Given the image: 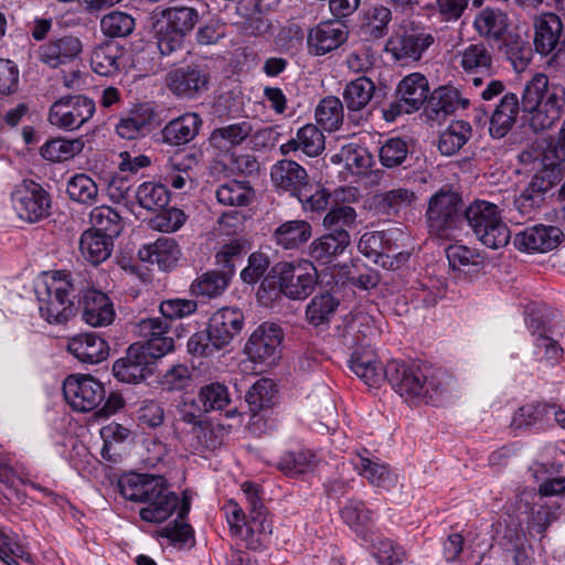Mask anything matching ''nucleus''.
Masks as SVG:
<instances>
[{
	"label": "nucleus",
	"instance_id": "nucleus-1",
	"mask_svg": "<svg viewBox=\"0 0 565 565\" xmlns=\"http://www.w3.org/2000/svg\"><path fill=\"white\" fill-rule=\"evenodd\" d=\"M386 380L393 390L406 402H417L424 398L433 401L446 392L451 383V376L430 366H418L399 361H392L385 370Z\"/></svg>",
	"mask_w": 565,
	"mask_h": 565
},
{
	"label": "nucleus",
	"instance_id": "nucleus-2",
	"mask_svg": "<svg viewBox=\"0 0 565 565\" xmlns=\"http://www.w3.org/2000/svg\"><path fill=\"white\" fill-rule=\"evenodd\" d=\"M521 107L531 114L532 130L537 132L551 129L564 113L565 87L551 83L545 74L536 73L524 86Z\"/></svg>",
	"mask_w": 565,
	"mask_h": 565
},
{
	"label": "nucleus",
	"instance_id": "nucleus-3",
	"mask_svg": "<svg viewBox=\"0 0 565 565\" xmlns=\"http://www.w3.org/2000/svg\"><path fill=\"white\" fill-rule=\"evenodd\" d=\"M77 287L70 273L54 271L38 289L39 311L49 323H63L73 316Z\"/></svg>",
	"mask_w": 565,
	"mask_h": 565
},
{
	"label": "nucleus",
	"instance_id": "nucleus-4",
	"mask_svg": "<svg viewBox=\"0 0 565 565\" xmlns=\"http://www.w3.org/2000/svg\"><path fill=\"white\" fill-rule=\"evenodd\" d=\"M153 19L158 49L162 55H169L199 22V12L192 7L175 6L154 12Z\"/></svg>",
	"mask_w": 565,
	"mask_h": 565
},
{
	"label": "nucleus",
	"instance_id": "nucleus-5",
	"mask_svg": "<svg viewBox=\"0 0 565 565\" xmlns=\"http://www.w3.org/2000/svg\"><path fill=\"white\" fill-rule=\"evenodd\" d=\"M465 217L473 234L484 246L499 249L509 243L511 233L502 220L498 205L477 200L466 209Z\"/></svg>",
	"mask_w": 565,
	"mask_h": 565
},
{
	"label": "nucleus",
	"instance_id": "nucleus-6",
	"mask_svg": "<svg viewBox=\"0 0 565 565\" xmlns=\"http://www.w3.org/2000/svg\"><path fill=\"white\" fill-rule=\"evenodd\" d=\"M224 512L232 534L239 537L247 548L259 550L269 543L273 525L267 511L250 513L246 520L242 508L234 500H228Z\"/></svg>",
	"mask_w": 565,
	"mask_h": 565
},
{
	"label": "nucleus",
	"instance_id": "nucleus-7",
	"mask_svg": "<svg viewBox=\"0 0 565 565\" xmlns=\"http://www.w3.org/2000/svg\"><path fill=\"white\" fill-rule=\"evenodd\" d=\"M429 96V84L420 73H412L399 81L395 99L383 107V118L393 122L404 114H413L422 108Z\"/></svg>",
	"mask_w": 565,
	"mask_h": 565
},
{
	"label": "nucleus",
	"instance_id": "nucleus-8",
	"mask_svg": "<svg viewBox=\"0 0 565 565\" xmlns=\"http://www.w3.org/2000/svg\"><path fill=\"white\" fill-rule=\"evenodd\" d=\"M275 273L281 292L294 300H301L311 295L318 281L317 269L310 260L279 263L275 267Z\"/></svg>",
	"mask_w": 565,
	"mask_h": 565
},
{
	"label": "nucleus",
	"instance_id": "nucleus-9",
	"mask_svg": "<svg viewBox=\"0 0 565 565\" xmlns=\"http://www.w3.org/2000/svg\"><path fill=\"white\" fill-rule=\"evenodd\" d=\"M95 114V103L83 95H70L55 100L47 114L49 122L66 131L85 125Z\"/></svg>",
	"mask_w": 565,
	"mask_h": 565
},
{
	"label": "nucleus",
	"instance_id": "nucleus-10",
	"mask_svg": "<svg viewBox=\"0 0 565 565\" xmlns=\"http://www.w3.org/2000/svg\"><path fill=\"white\" fill-rule=\"evenodd\" d=\"M461 199L450 190H440L429 201L427 222L429 231L440 238H450L459 220Z\"/></svg>",
	"mask_w": 565,
	"mask_h": 565
},
{
	"label": "nucleus",
	"instance_id": "nucleus-11",
	"mask_svg": "<svg viewBox=\"0 0 565 565\" xmlns=\"http://www.w3.org/2000/svg\"><path fill=\"white\" fill-rule=\"evenodd\" d=\"M63 394L70 406L77 412L96 409L106 397V391L92 375L73 374L63 383Z\"/></svg>",
	"mask_w": 565,
	"mask_h": 565
},
{
	"label": "nucleus",
	"instance_id": "nucleus-12",
	"mask_svg": "<svg viewBox=\"0 0 565 565\" xmlns=\"http://www.w3.org/2000/svg\"><path fill=\"white\" fill-rule=\"evenodd\" d=\"M434 43V38L418 26L402 25L385 44V52L402 63L420 60L423 53Z\"/></svg>",
	"mask_w": 565,
	"mask_h": 565
},
{
	"label": "nucleus",
	"instance_id": "nucleus-13",
	"mask_svg": "<svg viewBox=\"0 0 565 565\" xmlns=\"http://www.w3.org/2000/svg\"><path fill=\"white\" fill-rule=\"evenodd\" d=\"M12 206L21 220L38 222L49 215L51 201L46 191L38 183L24 182L11 194Z\"/></svg>",
	"mask_w": 565,
	"mask_h": 565
},
{
	"label": "nucleus",
	"instance_id": "nucleus-14",
	"mask_svg": "<svg viewBox=\"0 0 565 565\" xmlns=\"http://www.w3.org/2000/svg\"><path fill=\"white\" fill-rule=\"evenodd\" d=\"M284 332L273 322L259 324L249 335L245 344V353L253 362H274L279 355Z\"/></svg>",
	"mask_w": 565,
	"mask_h": 565
},
{
	"label": "nucleus",
	"instance_id": "nucleus-15",
	"mask_svg": "<svg viewBox=\"0 0 565 565\" xmlns=\"http://www.w3.org/2000/svg\"><path fill=\"white\" fill-rule=\"evenodd\" d=\"M457 58L462 71L472 75L476 87L481 86L483 77H491L494 73L491 51L483 43H471L458 51Z\"/></svg>",
	"mask_w": 565,
	"mask_h": 565
},
{
	"label": "nucleus",
	"instance_id": "nucleus-16",
	"mask_svg": "<svg viewBox=\"0 0 565 565\" xmlns=\"http://www.w3.org/2000/svg\"><path fill=\"white\" fill-rule=\"evenodd\" d=\"M563 232L551 225H534L519 232L513 239L514 246L526 253H547L558 246Z\"/></svg>",
	"mask_w": 565,
	"mask_h": 565
},
{
	"label": "nucleus",
	"instance_id": "nucleus-17",
	"mask_svg": "<svg viewBox=\"0 0 565 565\" xmlns=\"http://www.w3.org/2000/svg\"><path fill=\"white\" fill-rule=\"evenodd\" d=\"M180 504L175 493L170 491L166 479L159 480L158 487L139 511L141 520L149 523H162L168 520Z\"/></svg>",
	"mask_w": 565,
	"mask_h": 565
},
{
	"label": "nucleus",
	"instance_id": "nucleus-18",
	"mask_svg": "<svg viewBox=\"0 0 565 565\" xmlns=\"http://www.w3.org/2000/svg\"><path fill=\"white\" fill-rule=\"evenodd\" d=\"M114 376L125 383H139L152 374V367L140 343L131 344L126 355L113 365Z\"/></svg>",
	"mask_w": 565,
	"mask_h": 565
},
{
	"label": "nucleus",
	"instance_id": "nucleus-19",
	"mask_svg": "<svg viewBox=\"0 0 565 565\" xmlns=\"http://www.w3.org/2000/svg\"><path fill=\"white\" fill-rule=\"evenodd\" d=\"M270 180L278 192L296 198L308 183L309 177L298 162L282 159L271 166Z\"/></svg>",
	"mask_w": 565,
	"mask_h": 565
},
{
	"label": "nucleus",
	"instance_id": "nucleus-20",
	"mask_svg": "<svg viewBox=\"0 0 565 565\" xmlns=\"http://www.w3.org/2000/svg\"><path fill=\"white\" fill-rule=\"evenodd\" d=\"M244 327V315L237 308H222L215 311L207 324L215 345L222 349L228 345L239 334Z\"/></svg>",
	"mask_w": 565,
	"mask_h": 565
},
{
	"label": "nucleus",
	"instance_id": "nucleus-21",
	"mask_svg": "<svg viewBox=\"0 0 565 565\" xmlns=\"http://www.w3.org/2000/svg\"><path fill=\"white\" fill-rule=\"evenodd\" d=\"M209 75L196 66L173 70L167 75V85L177 96L193 98L207 89Z\"/></svg>",
	"mask_w": 565,
	"mask_h": 565
},
{
	"label": "nucleus",
	"instance_id": "nucleus-22",
	"mask_svg": "<svg viewBox=\"0 0 565 565\" xmlns=\"http://www.w3.org/2000/svg\"><path fill=\"white\" fill-rule=\"evenodd\" d=\"M81 303L83 320L94 328L107 327L115 319L113 301L100 290L95 288L85 290Z\"/></svg>",
	"mask_w": 565,
	"mask_h": 565
},
{
	"label": "nucleus",
	"instance_id": "nucleus-23",
	"mask_svg": "<svg viewBox=\"0 0 565 565\" xmlns=\"http://www.w3.org/2000/svg\"><path fill=\"white\" fill-rule=\"evenodd\" d=\"M345 25L340 21H326L311 29L307 43L309 52L315 55H324L347 41Z\"/></svg>",
	"mask_w": 565,
	"mask_h": 565
},
{
	"label": "nucleus",
	"instance_id": "nucleus-24",
	"mask_svg": "<svg viewBox=\"0 0 565 565\" xmlns=\"http://www.w3.org/2000/svg\"><path fill=\"white\" fill-rule=\"evenodd\" d=\"M563 23L555 13H544L534 20V47L541 55L553 54L561 44Z\"/></svg>",
	"mask_w": 565,
	"mask_h": 565
},
{
	"label": "nucleus",
	"instance_id": "nucleus-25",
	"mask_svg": "<svg viewBox=\"0 0 565 565\" xmlns=\"http://www.w3.org/2000/svg\"><path fill=\"white\" fill-rule=\"evenodd\" d=\"M355 470L373 487L392 490L398 482L397 475L379 458L358 455L352 461Z\"/></svg>",
	"mask_w": 565,
	"mask_h": 565
},
{
	"label": "nucleus",
	"instance_id": "nucleus-26",
	"mask_svg": "<svg viewBox=\"0 0 565 565\" xmlns=\"http://www.w3.org/2000/svg\"><path fill=\"white\" fill-rule=\"evenodd\" d=\"M379 332L374 318L363 310H358L345 319L342 337L347 345H367V341L375 338Z\"/></svg>",
	"mask_w": 565,
	"mask_h": 565
},
{
	"label": "nucleus",
	"instance_id": "nucleus-27",
	"mask_svg": "<svg viewBox=\"0 0 565 565\" xmlns=\"http://www.w3.org/2000/svg\"><path fill=\"white\" fill-rule=\"evenodd\" d=\"M82 49V42L77 36L63 35L42 46L41 60L51 67H57L78 57Z\"/></svg>",
	"mask_w": 565,
	"mask_h": 565
},
{
	"label": "nucleus",
	"instance_id": "nucleus-28",
	"mask_svg": "<svg viewBox=\"0 0 565 565\" xmlns=\"http://www.w3.org/2000/svg\"><path fill=\"white\" fill-rule=\"evenodd\" d=\"M468 100L461 98L458 89L441 86L427 98L426 113L431 120H443L458 108H466Z\"/></svg>",
	"mask_w": 565,
	"mask_h": 565
},
{
	"label": "nucleus",
	"instance_id": "nucleus-29",
	"mask_svg": "<svg viewBox=\"0 0 565 565\" xmlns=\"http://www.w3.org/2000/svg\"><path fill=\"white\" fill-rule=\"evenodd\" d=\"M202 127L196 113H185L170 120L162 129V139L170 146H181L192 141Z\"/></svg>",
	"mask_w": 565,
	"mask_h": 565
},
{
	"label": "nucleus",
	"instance_id": "nucleus-30",
	"mask_svg": "<svg viewBox=\"0 0 565 565\" xmlns=\"http://www.w3.org/2000/svg\"><path fill=\"white\" fill-rule=\"evenodd\" d=\"M138 254L142 262L156 264L161 270H170L177 265L181 249L173 238L160 237L140 248Z\"/></svg>",
	"mask_w": 565,
	"mask_h": 565
},
{
	"label": "nucleus",
	"instance_id": "nucleus-31",
	"mask_svg": "<svg viewBox=\"0 0 565 565\" xmlns=\"http://www.w3.org/2000/svg\"><path fill=\"white\" fill-rule=\"evenodd\" d=\"M324 136L321 130L308 124L298 129L296 137L282 143L279 150L284 156L300 150L308 157H317L324 150Z\"/></svg>",
	"mask_w": 565,
	"mask_h": 565
},
{
	"label": "nucleus",
	"instance_id": "nucleus-32",
	"mask_svg": "<svg viewBox=\"0 0 565 565\" xmlns=\"http://www.w3.org/2000/svg\"><path fill=\"white\" fill-rule=\"evenodd\" d=\"M312 236V226L306 220H289L275 227L273 242L284 249H297Z\"/></svg>",
	"mask_w": 565,
	"mask_h": 565
},
{
	"label": "nucleus",
	"instance_id": "nucleus-33",
	"mask_svg": "<svg viewBox=\"0 0 565 565\" xmlns=\"http://www.w3.org/2000/svg\"><path fill=\"white\" fill-rule=\"evenodd\" d=\"M68 351L83 363L96 364L106 360L109 348L96 333H85L70 341Z\"/></svg>",
	"mask_w": 565,
	"mask_h": 565
},
{
	"label": "nucleus",
	"instance_id": "nucleus-34",
	"mask_svg": "<svg viewBox=\"0 0 565 565\" xmlns=\"http://www.w3.org/2000/svg\"><path fill=\"white\" fill-rule=\"evenodd\" d=\"M351 236L349 233L340 232L338 234L327 233L309 245V256L312 260L320 264H330L338 256L343 254L350 245Z\"/></svg>",
	"mask_w": 565,
	"mask_h": 565
},
{
	"label": "nucleus",
	"instance_id": "nucleus-35",
	"mask_svg": "<svg viewBox=\"0 0 565 565\" xmlns=\"http://www.w3.org/2000/svg\"><path fill=\"white\" fill-rule=\"evenodd\" d=\"M161 478V476L127 473L119 478L117 487L125 499L143 504L149 500V495L153 494Z\"/></svg>",
	"mask_w": 565,
	"mask_h": 565
},
{
	"label": "nucleus",
	"instance_id": "nucleus-36",
	"mask_svg": "<svg viewBox=\"0 0 565 565\" xmlns=\"http://www.w3.org/2000/svg\"><path fill=\"white\" fill-rule=\"evenodd\" d=\"M520 109V102L514 93H507L492 113L489 132L493 138L504 137L513 127Z\"/></svg>",
	"mask_w": 565,
	"mask_h": 565
},
{
	"label": "nucleus",
	"instance_id": "nucleus-37",
	"mask_svg": "<svg viewBox=\"0 0 565 565\" xmlns=\"http://www.w3.org/2000/svg\"><path fill=\"white\" fill-rule=\"evenodd\" d=\"M527 328L534 338V355L539 361H546L551 364L557 362L563 354V349L556 340L550 335L546 326L535 318H531Z\"/></svg>",
	"mask_w": 565,
	"mask_h": 565
},
{
	"label": "nucleus",
	"instance_id": "nucleus-38",
	"mask_svg": "<svg viewBox=\"0 0 565 565\" xmlns=\"http://www.w3.org/2000/svg\"><path fill=\"white\" fill-rule=\"evenodd\" d=\"M154 115V110L149 104L137 105L127 116L120 118L116 125V131L122 139H136L148 129Z\"/></svg>",
	"mask_w": 565,
	"mask_h": 565
},
{
	"label": "nucleus",
	"instance_id": "nucleus-39",
	"mask_svg": "<svg viewBox=\"0 0 565 565\" xmlns=\"http://www.w3.org/2000/svg\"><path fill=\"white\" fill-rule=\"evenodd\" d=\"M253 131V125L247 120H242L215 128L210 135L209 142L220 151H228L242 145Z\"/></svg>",
	"mask_w": 565,
	"mask_h": 565
},
{
	"label": "nucleus",
	"instance_id": "nucleus-40",
	"mask_svg": "<svg viewBox=\"0 0 565 565\" xmlns=\"http://www.w3.org/2000/svg\"><path fill=\"white\" fill-rule=\"evenodd\" d=\"M124 50L117 43L106 42L93 51L90 65L93 71L102 76L116 75L121 65Z\"/></svg>",
	"mask_w": 565,
	"mask_h": 565
},
{
	"label": "nucleus",
	"instance_id": "nucleus-41",
	"mask_svg": "<svg viewBox=\"0 0 565 565\" xmlns=\"http://www.w3.org/2000/svg\"><path fill=\"white\" fill-rule=\"evenodd\" d=\"M350 369L369 386H379L386 379V369L371 352H354L350 359Z\"/></svg>",
	"mask_w": 565,
	"mask_h": 565
},
{
	"label": "nucleus",
	"instance_id": "nucleus-42",
	"mask_svg": "<svg viewBox=\"0 0 565 565\" xmlns=\"http://www.w3.org/2000/svg\"><path fill=\"white\" fill-rule=\"evenodd\" d=\"M113 239L93 230L85 231L79 239L82 256L92 264H100L106 260L113 250Z\"/></svg>",
	"mask_w": 565,
	"mask_h": 565
},
{
	"label": "nucleus",
	"instance_id": "nucleus-43",
	"mask_svg": "<svg viewBox=\"0 0 565 565\" xmlns=\"http://www.w3.org/2000/svg\"><path fill=\"white\" fill-rule=\"evenodd\" d=\"M508 26V15L500 9L484 8L473 20L477 33L487 39H501Z\"/></svg>",
	"mask_w": 565,
	"mask_h": 565
},
{
	"label": "nucleus",
	"instance_id": "nucleus-44",
	"mask_svg": "<svg viewBox=\"0 0 565 565\" xmlns=\"http://www.w3.org/2000/svg\"><path fill=\"white\" fill-rule=\"evenodd\" d=\"M331 161L343 163L353 174H362L371 168L373 159L366 148L356 143H348L331 157Z\"/></svg>",
	"mask_w": 565,
	"mask_h": 565
},
{
	"label": "nucleus",
	"instance_id": "nucleus-45",
	"mask_svg": "<svg viewBox=\"0 0 565 565\" xmlns=\"http://www.w3.org/2000/svg\"><path fill=\"white\" fill-rule=\"evenodd\" d=\"M391 20L392 12L387 7L373 6L363 14L361 32L367 40H379L387 33Z\"/></svg>",
	"mask_w": 565,
	"mask_h": 565
},
{
	"label": "nucleus",
	"instance_id": "nucleus-46",
	"mask_svg": "<svg viewBox=\"0 0 565 565\" xmlns=\"http://www.w3.org/2000/svg\"><path fill=\"white\" fill-rule=\"evenodd\" d=\"M84 140L82 138L63 139L55 138L46 141L41 147V156L52 162H61L68 160L81 153L84 149Z\"/></svg>",
	"mask_w": 565,
	"mask_h": 565
},
{
	"label": "nucleus",
	"instance_id": "nucleus-47",
	"mask_svg": "<svg viewBox=\"0 0 565 565\" xmlns=\"http://www.w3.org/2000/svg\"><path fill=\"white\" fill-rule=\"evenodd\" d=\"M375 92L374 83L367 77H359L347 84L343 100L351 111L363 109L372 99Z\"/></svg>",
	"mask_w": 565,
	"mask_h": 565
},
{
	"label": "nucleus",
	"instance_id": "nucleus-48",
	"mask_svg": "<svg viewBox=\"0 0 565 565\" xmlns=\"http://www.w3.org/2000/svg\"><path fill=\"white\" fill-rule=\"evenodd\" d=\"M215 196L223 205L245 206L250 203L254 191L246 181L231 180L217 188Z\"/></svg>",
	"mask_w": 565,
	"mask_h": 565
},
{
	"label": "nucleus",
	"instance_id": "nucleus-49",
	"mask_svg": "<svg viewBox=\"0 0 565 565\" xmlns=\"http://www.w3.org/2000/svg\"><path fill=\"white\" fill-rule=\"evenodd\" d=\"M89 221L92 224L90 230L110 238L117 237L122 230L121 217L110 206L100 205L94 207L90 211Z\"/></svg>",
	"mask_w": 565,
	"mask_h": 565
},
{
	"label": "nucleus",
	"instance_id": "nucleus-50",
	"mask_svg": "<svg viewBox=\"0 0 565 565\" xmlns=\"http://www.w3.org/2000/svg\"><path fill=\"white\" fill-rule=\"evenodd\" d=\"M136 200L145 210L159 211L168 205L170 194L164 184L143 182L137 188Z\"/></svg>",
	"mask_w": 565,
	"mask_h": 565
},
{
	"label": "nucleus",
	"instance_id": "nucleus-51",
	"mask_svg": "<svg viewBox=\"0 0 565 565\" xmlns=\"http://www.w3.org/2000/svg\"><path fill=\"white\" fill-rule=\"evenodd\" d=\"M471 127L463 120L451 122L440 135L438 149L445 156L455 154L470 138Z\"/></svg>",
	"mask_w": 565,
	"mask_h": 565
},
{
	"label": "nucleus",
	"instance_id": "nucleus-52",
	"mask_svg": "<svg viewBox=\"0 0 565 565\" xmlns=\"http://www.w3.org/2000/svg\"><path fill=\"white\" fill-rule=\"evenodd\" d=\"M317 466L318 459L309 450L286 452L278 462V468L290 477L313 471Z\"/></svg>",
	"mask_w": 565,
	"mask_h": 565
},
{
	"label": "nucleus",
	"instance_id": "nucleus-53",
	"mask_svg": "<svg viewBox=\"0 0 565 565\" xmlns=\"http://www.w3.org/2000/svg\"><path fill=\"white\" fill-rule=\"evenodd\" d=\"M315 116L324 130L334 131L343 121V104L338 97L328 96L317 105Z\"/></svg>",
	"mask_w": 565,
	"mask_h": 565
},
{
	"label": "nucleus",
	"instance_id": "nucleus-54",
	"mask_svg": "<svg viewBox=\"0 0 565 565\" xmlns=\"http://www.w3.org/2000/svg\"><path fill=\"white\" fill-rule=\"evenodd\" d=\"M232 277L223 271H207L200 276L192 285L191 290L196 296L215 298L227 288Z\"/></svg>",
	"mask_w": 565,
	"mask_h": 565
},
{
	"label": "nucleus",
	"instance_id": "nucleus-55",
	"mask_svg": "<svg viewBox=\"0 0 565 565\" xmlns=\"http://www.w3.org/2000/svg\"><path fill=\"white\" fill-rule=\"evenodd\" d=\"M344 522L367 541L369 533L367 525L372 522L373 513L366 509L365 504L361 501H350L341 511Z\"/></svg>",
	"mask_w": 565,
	"mask_h": 565
},
{
	"label": "nucleus",
	"instance_id": "nucleus-56",
	"mask_svg": "<svg viewBox=\"0 0 565 565\" xmlns=\"http://www.w3.org/2000/svg\"><path fill=\"white\" fill-rule=\"evenodd\" d=\"M338 305V301L330 294L317 295L307 306L306 318L315 327L328 323Z\"/></svg>",
	"mask_w": 565,
	"mask_h": 565
},
{
	"label": "nucleus",
	"instance_id": "nucleus-57",
	"mask_svg": "<svg viewBox=\"0 0 565 565\" xmlns=\"http://www.w3.org/2000/svg\"><path fill=\"white\" fill-rule=\"evenodd\" d=\"M198 399L206 413L221 411L231 402L228 388L218 382L202 386L199 391Z\"/></svg>",
	"mask_w": 565,
	"mask_h": 565
},
{
	"label": "nucleus",
	"instance_id": "nucleus-58",
	"mask_svg": "<svg viewBox=\"0 0 565 565\" xmlns=\"http://www.w3.org/2000/svg\"><path fill=\"white\" fill-rule=\"evenodd\" d=\"M356 212L352 206L339 205L332 207L323 217V226L329 233L338 234L340 232L349 233L354 226Z\"/></svg>",
	"mask_w": 565,
	"mask_h": 565
},
{
	"label": "nucleus",
	"instance_id": "nucleus-59",
	"mask_svg": "<svg viewBox=\"0 0 565 565\" xmlns=\"http://www.w3.org/2000/svg\"><path fill=\"white\" fill-rule=\"evenodd\" d=\"M415 200L416 195L413 191L397 188L383 193L379 206L382 212L393 216L408 209Z\"/></svg>",
	"mask_w": 565,
	"mask_h": 565
},
{
	"label": "nucleus",
	"instance_id": "nucleus-60",
	"mask_svg": "<svg viewBox=\"0 0 565 565\" xmlns=\"http://www.w3.org/2000/svg\"><path fill=\"white\" fill-rule=\"evenodd\" d=\"M100 28L109 38H125L135 29L134 18L121 11H111L103 17Z\"/></svg>",
	"mask_w": 565,
	"mask_h": 565
},
{
	"label": "nucleus",
	"instance_id": "nucleus-61",
	"mask_svg": "<svg viewBox=\"0 0 565 565\" xmlns=\"http://www.w3.org/2000/svg\"><path fill=\"white\" fill-rule=\"evenodd\" d=\"M66 191L73 201L84 204L94 203L98 194L95 181L83 173H78L70 179Z\"/></svg>",
	"mask_w": 565,
	"mask_h": 565
},
{
	"label": "nucleus",
	"instance_id": "nucleus-62",
	"mask_svg": "<svg viewBox=\"0 0 565 565\" xmlns=\"http://www.w3.org/2000/svg\"><path fill=\"white\" fill-rule=\"evenodd\" d=\"M275 385L269 379L258 380L247 392L246 402L250 411L256 414L263 408L269 407L275 401Z\"/></svg>",
	"mask_w": 565,
	"mask_h": 565
},
{
	"label": "nucleus",
	"instance_id": "nucleus-63",
	"mask_svg": "<svg viewBox=\"0 0 565 565\" xmlns=\"http://www.w3.org/2000/svg\"><path fill=\"white\" fill-rule=\"evenodd\" d=\"M305 211H324L330 203V192L320 183L312 184L308 181L302 191L296 196Z\"/></svg>",
	"mask_w": 565,
	"mask_h": 565
},
{
	"label": "nucleus",
	"instance_id": "nucleus-64",
	"mask_svg": "<svg viewBox=\"0 0 565 565\" xmlns=\"http://www.w3.org/2000/svg\"><path fill=\"white\" fill-rule=\"evenodd\" d=\"M373 555L381 565H401L405 559V552L391 540L375 535L370 539Z\"/></svg>",
	"mask_w": 565,
	"mask_h": 565
}]
</instances>
